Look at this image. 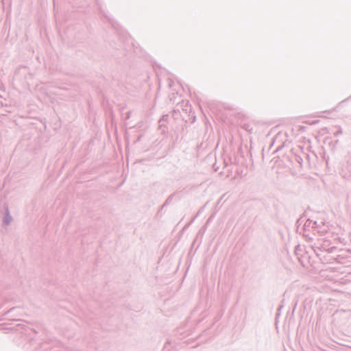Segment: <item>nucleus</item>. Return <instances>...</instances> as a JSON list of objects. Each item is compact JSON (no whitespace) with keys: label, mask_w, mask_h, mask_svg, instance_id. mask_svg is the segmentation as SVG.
Returning a JSON list of instances; mask_svg holds the SVG:
<instances>
[{"label":"nucleus","mask_w":351,"mask_h":351,"mask_svg":"<svg viewBox=\"0 0 351 351\" xmlns=\"http://www.w3.org/2000/svg\"><path fill=\"white\" fill-rule=\"evenodd\" d=\"M301 251V247H300V245H298L295 247V254L296 256H298L299 255V252Z\"/></svg>","instance_id":"6"},{"label":"nucleus","mask_w":351,"mask_h":351,"mask_svg":"<svg viewBox=\"0 0 351 351\" xmlns=\"http://www.w3.org/2000/svg\"><path fill=\"white\" fill-rule=\"evenodd\" d=\"M342 133V131L339 128V130H337L335 132V135L337 136L339 134H341Z\"/></svg>","instance_id":"8"},{"label":"nucleus","mask_w":351,"mask_h":351,"mask_svg":"<svg viewBox=\"0 0 351 351\" xmlns=\"http://www.w3.org/2000/svg\"><path fill=\"white\" fill-rule=\"evenodd\" d=\"M328 228L327 226L325 225V223L322 221L318 223L317 226L315 227V232L320 234H324L325 233L328 232Z\"/></svg>","instance_id":"5"},{"label":"nucleus","mask_w":351,"mask_h":351,"mask_svg":"<svg viewBox=\"0 0 351 351\" xmlns=\"http://www.w3.org/2000/svg\"><path fill=\"white\" fill-rule=\"evenodd\" d=\"M317 226V221H313L310 219H307L306 221L304 223V233L303 234L305 237H308V234H306L307 231H310L312 230L313 232H315V227Z\"/></svg>","instance_id":"4"},{"label":"nucleus","mask_w":351,"mask_h":351,"mask_svg":"<svg viewBox=\"0 0 351 351\" xmlns=\"http://www.w3.org/2000/svg\"><path fill=\"white\" fill-rule=\"evenodd\" d=\"M313 250L317 256H321L322 252H327L328 253H332L336 247L330 246L329 241H323L322 243H315L313 246Z\"/></svg>","instance_id":"2"},{"label":"nucleus","mask_w":351,"mask_h":351,"mask_svg":"<svg viewBox=\"0 0 351 351\" xmlns=\"http://www.w3.org/2000/svg\"><path fill=\"white\" fill-rule=\"evenodd\" d=\"M300 154L297 152L293 153V156L291 157V161L292 162H296L298 164V167L301 168L302 167L303 163V157H304L308 160H309V155L304 153L302 150H299Z\"/></svg>","instance_id":"3"},{"label":"nucleus","mask_w":351,"mask_h":351,"mask_svg":"<svg viewBox=\"0 0 351 351\" xmlns=\"http://www.w3.org/2000/svg\"><path fill=\"white\" fill-rule=\"evenodd\" d=\"M177 113L186 123H193L195 120L194 112L192 111L191 106L189 104V101H184L182 99L181 101L177 103Z\"/></svg>","instance_id":"1"},{"label":"nucleus","mask_w":351,"mask_h":351,"mask_svg":"<svg viewBox=\"0 0 351 351\" xmlns=\"http://www.w3.org/2000/svg\"><path fill=\"white\" fill-rule=\"evenodd\" d=\"M178 86H179L180 88H182L183 91H185V90H184V88L183 86H182V84H180V82H177V87H178ZM178 93H178V90L177 89V92H176L177 95H178Z\"/></svg>","instance_id":"7"}]
</instances>
